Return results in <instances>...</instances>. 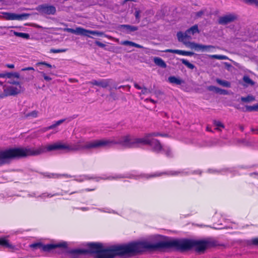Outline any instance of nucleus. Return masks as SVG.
<instances>
[{"label":"nucleus","mask_w":258,"mask_h":258,"mask_svg":"<svg viewBox=\"0 0 258 258\" xmlns=\"http://www.w3.org/2000/svg\"><path fill=\"white\" fill-rule=\"evenodd\" d=\"M243 81L251 86L254 84V82L248 76H245L243 78Z\"/></svg>","instance_id":"2f4dec72"},{"label":"nucleus","mask_w":258,"mask_h":258,"mask_svg":"<svg viewBox=\"0 0 258 258\" xmlns=\"http://www.w3.org/2000/svg\"><path fill=\"white\" fill-rule=\"evenodd\" d=\"M66 51L65 49H54L52 48L50 50V52L53 53L63 52Z\"/></svg>","instance_id":"c9c22d12"},{"label":"nucleus","mask_w":258,"mask_h":258,"mask_svg":"<svg viewBox=\"0 0 258 258\" xmlns=\"http://www.w3.org/2000/svg\"><path fill=\"white\" fill-rule=\"evenodd\" d=\"M24 88L20 86L15 87L12 86H3L4 93H2L4 98L9 96H15L24 91Z\"/></svg>","instance_id":"39448f33"},{"label":"nucleus","mask_w":258,"mask_h":258,"mask_svg":"<svg viewBox=\"0 0 258 258\" xmlns=\"http://www.w3.org/2000/svg\"><path fill=\"white\" fill-rule=\"evenodd\" d=\"M88 209H89L88 208H87V207H83V208H81V210H82V211H87V210H88Z\"/></svg>","instance_id":"680f3d73"},{"label":"nucleus","mask_w":258,"mask_h":258,"mask_svg":"<svg viewBox=\"0 0 258 258\" xmlns=\"http://www.w3.org/2000/svg\"><path fill=\"white\" fill-rule=\"evenodd\" d=\"M185 31L186 32V33L187 34V35H189L190 36V35H194L196 33H200L198 26L197 24L192 26L190 28L186 30Z\"/></svg>","instance_id":"f3484780"},{"label":"nucleus","mask_w":258,"mask_h":258,"mask_svg":"<svg viewBox=\"0 0 258 258\" xmlns=\"http://www.w3.org/2000/svg\"><path fill=\"white\" fill-rule=\"evenodd\" d=\"M0 78H6V73H0Z\"/></svg>","instance_id":"13d9d810"},{"label":"nucleus","mask_w":258,"mask_h":258,"mask_svg":"<svg viewBox=\"0 0 258 258\" xmlns=\"http://www.w3.org/2000/svg\"><path fill=\"white\" fill-rule=\"evenodd\" d=\"M217 93L220 94L227 95L228 94V92L226 90L222 89L219 88Z\"/></svg>","instance_id":"79ce46f5"},{"label":"nucleus","mask_w":258,"mask_h":258,"mask_svg":"<svg viewBox=\"0 0 258 258\" xmlns=\"http://www.w3.org/2000/svg\"><path fill=\"white\" fill-rule=\"evenodd\" d=\"M246 107V111H258V104H255L252 106H248L246 105L245 106Z\"/></svg>","instance_id":"bb28decb"},{"label":"nucleus","mask_w":258,"mask_h":258,"mask_svg":"<svg viewBox=\"0 0 258 258\" xmlns=\"http://www.w3.org/2000/svg\"><path fill=\"white\" fill-rule=\"evenodd\" d=\"M140 11L139 10H136L135 12V16L136 19L139 20L140 18Z\"/></svg>","instance_id":"49530a36"},{"label":"nucleus","mask_w":258,"mask_h":258,"mask_svg":"<svg viewBox=\"0 0 258 258\" xmlns=\"http://www.w3.org/2000/svg\"><path fill=\"white\" fill-rule=\"evenodd\" d=\"M11 32H12L14 35L17 37H21L26 39H28L30 38V35L28 33L18 32L13 30H11Z\"/></svg>","instance_id":"aec40b11"},{"label":"nucleus","mask_w":258,"mask_h":258,"mask_svg":"<svg viewBox=\"0 0 258 258\" xmlns=\"http://www.w3.org/2000/svg\"><path fill=\"white\" fill-rule=\"evenodd\" d=\"M118 29L125 33L130 34L133 32L138 30V27L135 26L123 24L119 25Z\"/></svg>","instance_id":"9d476101"},{"label":"nucleus","mask_w":258,"mask_h":258,"mask_svg":"<svg viewBox=\"0 0 258 258\" xmlns=\"http://www.w3.org/2000/svg\"><path fill=\"white\" fill-rule=\"evenodd\" d=\"M40 73L42 75V76L43 77V78L45 81H49L51 80L52 79L50 77L47 76L46 75V74L45 73H44L43 72H40Z\"/></svg>","instance_id":"ea45409f"},{"label":"nucleus","mask_w":258,"mask_h":258,"mask_svg":"<svg viewBox=\"0 0 258 258\" xmlns=\"http://www.w3.org/2000/svg\"><path fill=\"white\" fill-rule=\"evenodd\" d=\"M162 150H163L165 152L167 156L170 157L171 156V152L170 149L169 148H163L162 147Z\"/></svg>","instance_id":"4c0bfd02"},{"label":"nucleus","mask_w":258,"mask_h":258,"mask_svg":"<svg viewBox=\"0 0 258 258\" xmlns=\"http://www.w3.org/2000/svg\"><path fill=\"white\" fill-rule=\"evenodd\" d=\"M13 27H14L13 26H10V27L0 26V28H1V29H3V28H13Z\"/></svg>","instance_id":"e2e57ef3"},{"label":"nucleus","mask_w":258,"mask_h":258,"mask_svg":"<svg viewBox=\"0 0 258 258\" xmlns=\"http://www.w3.org/2000/svg\"><path fill=\"white\" fill-rule=\"evenodd\" d=\"M180 61L181 62L184 64L185 66H186L188 69H190L191 70H193L194 68H195V65L193 64L190 63L188 60L186 59H185L184 58L180 59Z\"/></svg>","instance_id":"a878e982"},{"label":"nucleus","mask_w":258,"mask_h":258,"mask_svg":"<svg viewBox=\"0 0 258 258\" xmlns=\"http://www.w3.org/2000/svg\"><path fill=\"white\" fill-rule=\"evenodd\" d=\"M125 86H120L119 87H118V88H115V89H120L121 88H124Z\"/></svg>","instance_id":"69168bd1"},{"label":"nucleus","mask_w":258,"mask_h":258,"mask_svg":"<svg viewBox=\"0 0 258 258\" xmlns=\"http://www.w3.org/2000/svg\"><path fill=\"white\" fill-rule=\"evenodd\" d=\"M6 66L10 69H13L14 68V64H6Z\"/></svg>","instance_id":"6e6d98bb"},{"label":"nucleus","mask_w":258,"mask_h":258,"mask_svg":"<svg viewBox=\"0 0 258 258\" xmlns=\"http://www.w3.org/2000/svg\"><path fill=\"white\" fill-rule=\"evenodd\" d=\"M133 46L137 47V48H143V46H142L139 44L136 43L135 42H133Z\"/></svg>","instance_id":"09e8293b"},{"label":"nucleus","mask_w":258,"mask_h":258,"mask_svg":"<svg viewBox=\"0 0 258 258\" xmlns=\"http://www.w3.org/2000/svg\"><path fill=\"white\" fill-rule=\"evenodd\" d=\"M95 43L98 46L101 47V48H103L105 46V44H103V43L100 42V41H96Z\"/></svg>","instance_id":"c03bdc74"},{"label":"nucleus","mask_w":258,"mask_h":258,"mask_svg":"<svg viewBox=\"0 0 258 258\" xmlns=\"http://www.w3.org/2000/svg\"><path fill=\"white\" fill-rule=\"evenodd\" d=\"M168 81L171 84L180 85L184 83V81L181 79L176 78L175 76H170L168 78Z\"/></svg>","instance_id":"2eb2a0df"},{"label":"nucleus","mask_w":258,"mask_h":258,"mask_svg":"<svg viewBox=\"0 0 258 258\" xmlns=\"http://www.w3.org/2000/svg\"><path fill=\"white\" fill-rule=\"evenodd\" d=\"M109 81L108 80H100L98 81V86L105 88L109 85Z\"/></svg>","instance_id":"b1692460"},{"label":"nucleus","mask_w":258,"mask_h":258,"mask_svg":"<svg viewBox=\"0 0 258 258\" xmlns=\"http://www.w3.org/2000/svg\"><path fill=\"white\" fill-rule=\"evenodd\" d=\"M217 245L216 242L210 240H194L187 238L176 239L169 241H161L155 243L147 241V250L149 251L162 250L174 248L181 252L194 248L198 253H203L208 247Z\"/></svg>","instance_id":"7ed1b4c3"},{"label":"nucleus","mask_w":258,"mask_h":258,"mask_svg":"<svg viewBox=\"0 0 258 258\" xmlns=\"http://www.w3.org/2000/svg\"><path fill=\"white\" fill-rule=\"evenodd\" d=\"M205 11L201 10L196 13V16L197 17H201L204 15Z\"/></svg>","instance_id":"37998d69"},{"label":"nucleus","mask_w":258,"mask_h":258,"mask_svg":"<svg viewBox=\"0 0 258 258\" xmlns=\"http://www.w3.org/2000/svg\"><path fill=\"white\" fill-rule=\"evenodd\" d=\"M214 124L215 126H217L216 129L218 131H220V130L219 129V128H218L219 127H221L222 128H224V127H225L224 125L220 121L214 120Z\"/></svg>","instance_id":"f704fd0d"},{"label":"nucleus","mask_w":258,"mask_h":258,"mask_svg":"<svg viewBox=\"0 0 258 258\" xmlns=\"http://www.w3.org/2000/svg\"><path fill=\"white\" fill-rule=\"evenodd\" d=\"M30 70L34 71V69L33 67H27V68H23L21 70L22 71H30Z\"/></svg>","instance_id":"8fccbe9b"},{"label":"nucleus","mask_w":258,"mask_h":258,"mask_svg":"<svg viewBox=\"0 0 258 258\" xmlns=\"http://www.w3.org/2000/svg\"><path fill=\"white\" fill-rule=\"evenodd\" d=\"M154 62L158 66L162 68H166L167 65L165 61L160 57H155L153 59Z\"/></svg>","instance_id":"dca6fc26"},{"label":"nucleus","mask_w":258,"mask_h":258,"mask_svg":"<svg viewBox=\"0 0 258 258\" xmlns=\"http://www.w3.org/2000/svg\"><path fill=\"white\" fill-rule=\"evenodd\" d=\"M36 65L37 66H41V65H44L45 66V67L48 68H55V67L54 66H52L51 64L45 62V61H41V62H38L37 63H36Z\"/></svg>","instance_id":"473e14b6"},{"label":"nucleus","mask_w":258,"mask_h":258,"mask_svg":"<svg viewBox=\"0 0 258 258\" xmlns=\"http://www.w3.org/2000/svg\"><path fill=\"white\" fill-rule=\"evenodd\" d=\"M134 87L137 88V89L141 90L142 89V87H141L140 86H139L137 83H134Z\"/></svg>","instance_id":"5fc2aeb1"},{"label":"nucleus","mask_w":258,"mask_h":258,"mask_svg":"<svg viewBox=\"0 0 258 258\" xmlns=\"http://www.w3.org/2000/svg\"><path fill=\"white\" fill-rule=\"evenodd\" d=\"M88 83L90 84H92L93 85H95V86H98V81H97V80H93L89 82Z\"/></svg>","instance_id":"de8ad7c7"},{"label":"nucleus","mask_w":258,"mask_h":258,"mask_svg":"<svg viewBox=\"0 0 258 258\" xmlns=\"http://www.w3.org/2000/svg\"><path fill=\"white\" fill-rule=\"evenodd\" d=\"M38 112L36 110H33L31 112L28 113L25 115L26 117L35 118L38 115Z\"/></svg>","instance_id":"7c9ffc66"},{"label":"nucleus","mask_w":258,"mask_h":258,"mask_svg":"<svg viewBox=\"0 0 258 258\" xmlns=\"http://www.w3.org/2000/svg\"><path fill=\"white\" fill-rule=\"evenodd\" d=\"M239 129L243 132L244 131V126L243 125H240L239 126Z\"/></svg>","instance_id":"0e129e2a"},{"label":"nucleus","mask_w":258,"mask_h":258,"mask_svg":"<svg viewBox=\"0 0 258 258\" xmlns=\"http://www.w3.org/2000/svg\"><path fill=\"white\" fill-rule=\"evenodd\" d=\"M68 253L70 254L73 258H78L80 255L86 254L85 249H74L69 250Z\"/></svg>","instance_id":"ddd939ff"},{"label":"nucleus","mask_w":258,"mask_h":258,"mask_svg":"<svg viewBox=\"0 0 258 258\" xmlns=\"http://www.w3.org/2000/svg\"><path fill=\"white\" fill-rule=\"evenodd\" d=\"M93 179V177H89L88 176H84V178L82 179V180H80L79 181H82L84 180V179Z\"/></svg>","instance_id":"4d7b16f0"},{"label":"nucleus","mask_w":258,"mask_h":258,"mask_svg":"<svg viewBox=\"0 0 258 258\" xmlns=\"http://www.w3.org/2000/svg\"><path fill=\"white\" fill-rule=\"evenodd\" d=\"M3 18L7 20H26L29 18L30 14L24 13L17 14L15 13L5 12L3 13Z\"/></svg>","instance_id":"0eeeda50"},{"label":"nucleus","mask_w":258,"mask_h":258,"mask_svg":"<svg viewBox=\"0 0 258 258\" xmlns=\"http://www.w3.org/2000/svg\"><path fill=\"white\" fill-rule=\"evenodd\" d=\"M163 52H171V53H176V54L185 55V56H192L195 54L193 52H191V51H186L182 50L171 49H166V50L163 51Z\"/></svg>","instance_id":"f8f14e48"},{"label":"nucleus","mask_w":258,"mask_h":258,"mask_svg":"<svg viewBox=\"0 0 258 258\" xmlns=\"http://www.w3.org/2000/svg\"><path fill=\"white\" fill-rule=\"evenodd\" d=\"M64 31L71 33L73 34L80 35L84 36L93 38L90 34L101 36L103 35V33L98 31L90 30L84 29L82 27H77L75 29L72 28H67L64 29Z\"/></svg>","instance_id":"20e7f679"},{"label":"nucleus","mask_w":258,"mask_h":258,"mask_svg":"<svg viewBox=\"0 0 258 258\" xmlns=\"http://www.w3.org/2000/svg\"><path fill=\"white\" fill-rule=\"evenodd\" d=\"M8 83L11 84L16 85L17 86H18V87H19L20 86H21L20 82L18 81H9Z\"/></svg>","instance_id":"a18cd8bd"},{"label":"nucleus","mask_w":258,"mask_h":258,"mask_svg":"<svg viewBox=\"0 0 258 258\" xmlns=\"http://www.w3.org/2000/svg\"><path fill=\"white\" fill-rule=\"evenodd\" d=\"M13 77L20 78L21 80L24 81H29L33 78V76H31L30 77H29L28 78H25L23 76H20V74L18 73L15 72L13 73Z\"/></svg>","instance_id":"5701e85b"},{"label":"nucleus","mask_w":258,"mask_h":258,"mask_svg":"<svg viewBox=\"0 0 258 258\" xmlns=\"http://www.w3.org/2000/svg\"><path fill=\"white\" fill-rule=\"evenodd\" d=\"M189 47L191 49L196 50H201L202 51H209L210 48H214L215 46L213 45H205L195 42H190Z\"/></svg>","instance_id":"1a4fd4ad"},{"label":"nucleus","mask_w":258,"mask_h":258,"mask_svg":"<svg viewBox=\"0 0 258 258\" xmlns=\"http://www.w3.org/2000/svg\"><path fill=\"white\" fill-rule=\"evenodd\" d=\"M0 98H4L2 94H0Z\"/></svg>","instance_id":"774afa93"},{"label":"nucleus","mask_w":258,"mask_h":258,"mask_svg":"<svg viewBox=\"0 0 258 258\" xmlns=\"http://www.w3.org/2000/svg\"><path fill=\"white\" fill-rule=\"evenodd\" d=\"M133 42H132V41L125 40V41H121L120 44L122 45H126V46L128 45V46H133Z\"/></svg>","instance_id":"58836bf2"},{"label":"nucleus","mask_w":258,"mask_h":258,"mask_svg":"<svg viewBox=\"0 0 258 258\" xmlns=\"http://www.w3.org/2000/svg\"><path fill=\"white\" fill-rule=\"evenodd\" d=\"M247 245H258V237L253 238L251 240H247Z\"/></svg>","instance_id":"c756f323"},{"label":"nucleus","mask_w":258,"mask_h":258,"mask_svg":"<svg viewBox=\"0 0 258 258\" xmlns=\"http://www.w3.org/2000/svg\"><path fill=\"white\" fill-rule=\"evenodd\" d=\"M42 243L41 242H37L33 243L30 245V247L34 249H41L42 248Z\"/></svg>","instance_id":"72a5a7b5"},{"label":"nucleus","mask_w":258,"mask_h":258,"mask_svg":"<svg viewBox=\"0 0 258 258\" xmlns=\"http://www.w3.org/2000/svg\"><path fill=\"white\" fill-rule=\"evenodd\" d=\"M177 37L179 41L182 42L183 41L184 39H191V36L189 35H187L186 31L184 33H182V32H178L177 33Z\"/></svg>","instance_id":"6ab92c4d"},{"label":"nucleus","mask_w":258,"mask_h":258,"mask_svg":"<svg viewBox=\"0 0 258 258\" xmlns=\"http://www.w3.org/2000/svg\"><path fill=\"white\" fill-rule=\"evenodd\" d=\"M216 82L218 84H219L223 87H225L230 88L231 87L230 83L229 82L225 81V80H222L220 79H217Z\"/></svg>","instance_id":"4be33fe9"},{"label":"nucleus","mask_w":258,"mask_h":258,"mask_svg":"<svg viewBox=\"0 0 258 258\" xmlns=\"http://www.w3.org/2000/svg\"><path fill=\"white\" fill-rule=\"evenodd\" d=\"M219 88L214 86H209L207 87V89L210 91H213L217 93Z\"/></svg>","instance_id":"e433bc0d"},{"label":"nucleus","mask_w":258,"mask_h":258,"mask_svg":"<svg viewBox=\"0 0 258 258\" xmlns=\"http://www.w3.org/2000/svg\"><path fill=\"white\" fill-rule=\"evenodd\" d=\"M35 9L41 15H53L56 11L54 6L46 4L38 5Z\"/></svg>","instance_id":"423d86ee"},{"label":"nucleus","mask_w":258,"mask_h":258,"mask_svg":"<svg viewBox=\"0 0 258 258\" xmlns=\"http://www.w3.org/2000/svg\"><path fill=\"white\" fill-rule=\"evenodd\" d=\"M6 78H11L13 77V73H6Z\"/></svg>","instance_id":"603ef678"},{"label":"nucleus","mask_w":258,"mask_h":258,"mask_svg":"<svg viewBox=\"0 0 258 258\" xmlns=\"http://www.w3.org/2000/svg\"><path fill=\"white\" fill-rule=\"evenodd\" d=\"M146 101H150V102L153 103H156V101L155 100H154L153 99H151V98H147L146 99Z\"/></svg>","instance_id":"bf43d9fd"},{"label":"nucleus","mask_w":258,"mask_h":258,"mask_svg":"<svg viewBox=\"0 0 258 258\" xmlns=\"http://www.w3.org/2000/svg\"><path fill=\"white\" fill-rule=\"evenodd\" d=\"M241 101L243 102H250L255 100V98L252 95H248L246 97H241Z\"/></svg>","instance_id":"393cba45"},{"label":"nucleus","mask_w":258,"mask_h":258,"mask_svg":"<svg viewBox=\"0 0 258 258\" xmlns=\"http://www.w3.org/2000/svg\"><path fill=\"white\" fill-rule=\"evenodd\" d=\"M67 247V244L66 242H64L62 243H57V244H42V250L43 251L49 252L51 251L52 250L55 249L56 248L59 247H63L66 248Z\"/></svg>","instance_id":"6e6552de"},{"label":"nucleus","mask_w":258,"mask_h":258,"mask_svg":"<svg viewBox=\"0 0 258 258\" xmlns=\"http://www.w3.org/2000/svg\"><path fill=\"white\" fill-rule=\"evenodd\" d=\"M236 17L233 15H228L220 17L218 19V23L221 25H226L234 21Z\"/></svg>","instance_id":"9b49d317"},{"label":"nucleus","mask_w":258,"mask_h":258,"mask_svg":"<svg viewBox=\"0 0 258 258\" xmlns=\"http://www.w3.org/2000/svg\"><path fill=\"white\" fill-rule=\"evenodd\" d=\"M242 1L246 4L258 7V0H242Z\"/></svg>","instance_id":"c85d7f7f"},{"label":"nucleus","mask_w":258,"mask_h":258,"mask_svg":"<svg viewBox=\"0 0 258 258\" xmlns=\"http://www.w3.org/2000/svg\"><path fill=\"white\" fill-rule=\"evenodd\" d=\"M56 126H58L57 125H56V122L51 125H50L49 126H48L47 127V130H51V129H53L54 128V127H55Z\"/></svg>","instance_id":"864d4df0"},{"label":"nucleus","mask_w":258,"mask_h":258,"mask_svg":"<svg viewBox=\"0 0 258 258\" xmlns=\"http://www.w3.org/2000/svg\"><path fill=\"white\" fill-rule=\"evenodd\" d=\"M66 120V119H62L60 120H59L56 122V125H59L62 123H63Z\"/></svg>","instance_id":"3c124183"},{"label":"nucleus","mask_w":258,"mask_h":258,"mask_svg":"<svg viewBox=\"0 0 258 258\" xmlns=\"http://www.w3.org/2000/svg\"><path fill=\"white\" fill-rule=\"evenodd\" d=\"M141 94H146L148 93H151V91L148 89H147L146 87H143L142 89Z\"/></svg>","instance_id":"a19ab883"},{"label":"nucleus","mask_w":258,"mask_h":258,"mask_svg":"<svg viewBox=\"0 0 258 258\" xmlns=\"http://www.w3.org/2000/svg\"><path fill=\"white\" fill-rule=\"evenodd\" d=\"M0 246L9 248H13V246L10 244L9 241L5 237L0 238Z\"/></svg>","instance_id":"a211bd4d"},{"label":"nucleus","mask_w":258,"mask_h":258,"mask_svg":"<svg viewBox=\"0 0 258 258\" xmlns=\"http://www.w3.org/2000/svg\"><path fill=\"white\" fill-rule=\"evenodd\" d=\"M86 253L96 254L95 258H114L116 256L142 252L147 250V241L133 242L127 245H112L104 248L99 242L87 244Z\"/></svg>","instance_id":"f03ea898"},{"label":"nucleus","mask_w":258,"mask_h":258,"mask_svg":"<svg viewBox=\"0 0 258 258\" xmlns=\"http://www.w3.org/2000/svg\"><path fill=\"white\" fill-rule=\"evenodd\" d=\"M251 131L252 132L256 131V130H255V129H254V128H251Z\"/></svg>","instance_id":"338daca9"},{"label":"nucleus","mask_w":258,"mask_h":258,"mask_svg":"<svg viewBox=\"0 0 258 258\" xmlns=\"http://www.w3.org/2000/svg\"><path fill=\"white\" fill-rule=\"evenodd\" d=\"M59 195H60V194H58V193H56V194H54V195H47V196L48 197H53V196H59Z\"/></svg>","instance_id":"052dcab7"},{"label":"nucleus","mask_w":258,"mask_h":258,"mask_svg":"<svg viewBox=\"0 0 258 258\" xmlns=\"http://www.w3.org/2000/svg\"><path fill=\"white\" fill-rule=\"evenodd\" d=\"M45 176H46L48 178H58L61 176H66L67 177H71V176L68 174H58L56 173H51L49 174H44Z\"/></svg>","instance_id":"412c9836"},{"label":"nucleus","mask_w":258,"mask_h":258,"mask_svg":"<svg viewBox=\"0 0 258 258\" xmlns=\"http://www.w3.org/2000/svg\"><path fill=\"white\" fill-rule=\"evenodd\" d=\"M180 173V171H169V172H161L159 173H156V174H154L146 175L145 176V177L147 178H149L150 177L160 176L163 174H168V175H177L178 174H179Z\"/></svg>","instance_id":"4468645a"},{"label":"nucleus","mask_w":258,"mask_h":258,"mask_svg":"<svg viewBox=\"0 0 258 258\" xmlns=\"http://www.w3.org/2000/svg\"><path fill=\"white\" fill-rule=\"evenodd\" d=\"M158 136L166 137L167 135L154 132L148 134L142 138H135L131 135H126L118 138H113L88 142L80 140L70 145L57 142L54 143V151L66 149L69 152H77L101 148H111L116 145L123 148H133L139 147L141 145H149L154 152L158 153L162 151V147L158 140L151 138L152 137Z\"/></svg>","instance_id":"f257e3e1"},{"label":"nucleus","mask_w":258,"mask_h":258,"mask_svg":"<svg viewBox=\"0 0 258 258\" xmlns=\"http://www.w3.org/2000/svg\"><path fill=\"white\" fill-rule=\"evenodd\" d=\"M209 57L211 58H215L220 60H224L227 58L226 56L217 54L210 55Z\"/></svg>","instance_id":"cd10ccee"}]
</instances>
